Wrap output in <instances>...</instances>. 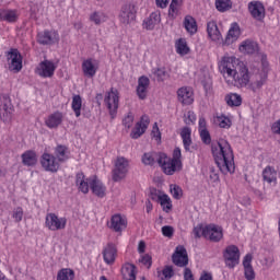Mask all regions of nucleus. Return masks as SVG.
I'll return each instance as SVG.
<instances>
[{"label":"nucleus","mask_w":280,"mask_h":280,"mask_svg":"<svg viewBox=\"0 0 280 280\" xmlns=\"http://www.w3.org/2000/svg\"><path fill=\"white\" fill-rule=\"evenodd\" d=\"M211 152L214 163L222 174H233L235 172V155L231 143L225 139H219V141L211 144Z\"/></svg>","instance_id":"nucleus-1"},{"label":"nucleus","mask_w":280,"mask_h":280,"mask_svg":"<svg viewBox=\"0 0 280 280\" xmlns=\"http://www.w3.org/2000/svg\"><path fill=\"white\" fill-rule=\"evenodd\" d=\"M232 78H234L235 86H237V89H246L250 82V71H248L246 65L238 63Z\"/></svg>","instance_id":"nucleus-2"},{"label":"nucleus","mask_w":280,"mask_h":280,"mask_svg":"<svg viewBox=\"0 0 280 280\" xmlns=\"http://www.w3.org/2000/svg\"><path fill=\"white\" fill-rule=\"evenodd\" d=\"M243 63L244 62L240 61V59L235 57H223L219 63V69L221 73H226L229 78H233V74L237 70V66Z\"/></svg>","instance_id":"nucleus-3"},{"label":"nucleus","mask_w":280,"mask_h":280,"mask_svg":"<svg viewBox=\"0 0 280 280\" xmlns=\"http://www.w3.org/2000/svg\"><path fill=\"white\" fill-rule=\"evenodd\" d=\"M14 110V106H12V101L10 96L7 94L0 95V119L4 124L12 119V113Z\"/></svg>","instance_id":"nucleus-4"},{"label":"nucleus","mask_w":280,"mask_h":280,"mask_svg":"<svg viewBox=\"0 0 280 280\" xmlns=\"http://www.w3.org/2000/svg\"><path fill=\"white\" fill-rule=\"evenodd\" d=\"M104 102L109 110L112 119H115L119 108V91L112 88L110 92L105 95Z\"/></svg>","instance_id":"nucleus-5"},{"label":"nucleus","mask_w":280,"mask_h":280,"mask_svg":"<svg viewBox=\"0 0 280 280\" xmlns=\"http://www.w3.org/2000/svg\"><path fill=\"white\" fill-rule=\"evenodd\" d=\"M137 19V8L133 3H125L119 13V21L122 25H130Z\"/></svg>","instance_id":"nucleus-6"},{"label":"nucleus","mask_w":280,"mask_h":280,"mask_svg":"<svg viewBox=\"0 0 280 280\" xmlns=\"http://www.w3.org/2000/svg\"><path fill=\"white\" fill-rule=\"evenodd\" d=\"M172 261L178 268H186L189 266V255L187 254V248L183 245H178L172 255Z\"/></svg>","instance_id":"nucleus-7"},{"label":"nucleus","mask_w":280,"mask_h":280,"mask_svg":"<svg viewBox=\"0 0 280 280\" xmlns=\"http://www.w3.org/2000/svg\"><path fill=\"white\" fill-rule=\"evenodd\" d=\"M223 258L228 268H235L240 264V248L235 245H229L223 253Z\"/></svg>","instance_id":"nucleus-8"},{"label":"nucleus","mask_w":280,"mask_h":280,"mask_svg":"<svg viewBox=\"0 0 280 280\" xmlns=\"http://www.w3.org/2000/svg\"><path fill=\"white\" fill-rule=\"evenodd\" d=\"M202 237L209 240L210 242L218 243L224 237L222 233V228L215 224L206 225L202 230Z\"/></svg>","instance_id":"nucleus-9"},{"label":"nucleus","mask_w":280,"mask_h":280,"mask_svg":"<svg viewBox=\"0 0 280 280\" xmlns=\"http://www.w3.org/2000/svg\"><path fill=\"white\" fill-rule=\"evenodd\" d=\"M128 174V160L125 158H118L115 163V168L113 171V182L119 183L122 178H126Z\"/></svg>","instance_id":"nucleus-10"},{"label":"nucleus","mask_w":280,"mask_h":280,"mask_svg":"<svg viewBox=\"0 0 280 280\" xmlns=\"http://www.w3.org/2000/svg\"><path fill=\"white\" fill-rule=\"evenodd\" d=\"M46 226L49 231H62L67 226V218H58L56 213L46 215Z\"/></svg>","instance_id":"nucleus-11"},{"label":"nucleus","mask_w":280,"mask_h":280,"mask_svg":"<svg viewBox=\"0 0 280 280\" xmlns=\"http://www.w3.org/2000/svg\"><path fill=\"white\" fill-rule=\"evenodd\" d=\"M55 72H56V63L47 59L39 62V65L36 68V73L37 75H40V78H54Z\"/></svg>","instance_id":"nucleus-12"},{"label":"nucleus","mask_w":280,"mask_h":280,"mask_svg":"<svg viewBox=\"0 0 280 280\" xmlns=\"http://www.w3.org/2000/svg\"><path fill=\"white\" fill-rule=\"evenodd\" d=\"M40 165L46 172L56 174L60 170V164L56 161V158L49 153H44L40 158Z\"/></svg>","instance_id":"nucleus-13"},{"label":"nucleus","mask_w":280,"mask_h":280,"mask_svg":"<svg viewBox=\"0 0 280 280\" xmlns=\"http://www.w3.org/2000/svg\"><path fill=\"white\" fill-rule=\"evenodd\" d=\"M58 40H60V36L56 31H44L37 34L39 45H56Z\"/></svg>","instance_id":"nucleus-14"},{"label":"nucleus","mask_w":280,"mask_h":280,"mask_svg":"<svg viewBox=\"0 0 280 280\" xmlns=\"http://www.w3.org/2000/svg\"><path fill=\"white\" fill-rule=\"evenodd\" d=\"M148 126H150V117L148 115H143L131 130L130 137L131 139H139L142 135H145V130H148Z\"/></svg>","instance_id":"nucleus-15"},{"label":"nucleus","mask_w":280,"mask_h":280,"mask_svg":"<svg viewBox=\"0 0 280 280\" xmlns=\"http://www.w3.org/2000/svg\"><path fill=\"white\" fill-rule=\"evenodd\" d=\"M248 10L256 21H264V19H266V8H264V3L252 1L248 3Z\"/></svg>","instance_id":"nucleus-16"},{"label":"nucleus","mask_w":280,"mask_h":280,"mask_svg":"<svg viewBox=\"0 0 280 280\" xmlns=\"http://www.w3.org/2000/svg\"><path fill=\"white\" fill-rule=\"evenodd\" d=\"M9 60H11V63H10L11 71H15L16 73H19V71L23 69V56L21 55L19 49L16 48L11 49V51L9 52Z\"/></svg>","instance_id":"nucleus-17"},{"label":"nucleus","mask_w":280,"mask_h":280,"mask_svg":"<svg viewBox=\"0 0 280 280\" xmlns=\"http://www.w3.org/2000/svg\"><path fill=\"white\" fill-rule=\"evenodd\" d=\"M89 183L90 189H92L94 196H97V198H104V196H106V186H104L96 175L90 177Z\"/></svg>","instance_id":"nucleus-18"},{"label":"nucleus","mask_w":280,"mask_h":280,"mask_svg":"<svg viewBox=\"0 0 280 280\" xmlns=\"http://www.w3.org/2000/svg\"><path fill=\"white\" fill-rule=\"evenodd\" d=\"M238 49L242 54L255 56V54H259V44L253 39H246L240 45Z\"/></svg>","instance_id":"nucleus-19"},{"label":"nucleus","mask_w":280,"mask_h":280,"mask_svg":"<svg viewBox=\"0 0 280 280\" xmlns=\"http://www.w3.org/2000/svg\"><path fill=\"white\" fill-rule=\"evenodd\" d=\"M103 259L105 264L112 266L115 264V259H117V247L113 243H108L103 249Z\"/></svg>","instance_id":"nucleus-20"},{"label":"nucleus","mask_w":280,"mask_h":280,"mask_svg":"<svg viewBox=\"0 0 280 280\" xmlns=\"http://www.w3.org/2000/svg\"><path fill=\"white\" fill-rule=\"evenodd\" d=\"M244 277L246 280H255V269L253 268V254H246L243 259Z\"/></svg>","instance_id":"nucleus-21"},{"label":"nucleus","mask_w":280,"mask_h":280,"mask_svg":"<svg viewBox=\"0 0 280 280\" xmlns=\"http://www.w3.org/2000/svg\"><path fill=\"white\" fill-rule=\"evenodd\" d=\"M164 174L167 176H173V174L178 170L177 162H174V160L170 159L167 154L164 153V159H162V163L159 164Z\"/></svg>","instance_id":"nucleus-22"},{"label":"nucleus","mask_w":280,"mask_h":280,"mask_svg":"<svg viewBox=\"0 0 280 280\" xmlns=\"http://www.w3.org/2000/svg\"><path fill=\"white\" fill-rule=\"evenodd\" d=\"M150 88V78L142 75L138 79L137 95L139 100L148 97V89Z\"/></svg>","instance_id":"nucleus-23"},{"label":"nucleus","mask_w":280,"mask_h":280,"mask_svg":"<svg viewBox=\"0 0 280 280\" xmlns=\"http://www.w3.org/2000/svg\"><path fill=\"white\" fill-rule=\"evenodd\" d=\"M163 159H165V153L161 152H150V153H144L142 155V163L144 165H154V163H162Z\"/></svg>","instance_id":"nucleus-24"},{"label":"nucleus","mask_w":280,"mask_h":280,"mask_svg":"<svg viewBox=\"0 0 280 280\" xmlns=\"http://www.w3.org/2000/svg\"><path fill=\"white\" fill-rule=\"evenodd\" d=\"M21 158L23 165L26 167H34L38 163V155L32 150L25 151Z\"/></svg>","instance_id":"nucleus-25"},{"label":"nucleus","mask_w":280,"mask_h":280,"mask_svg":"<svg viewBox=\"0 0 280 280\" xmlns=\"http://www.w3.org/2000/svg\"><path fill=\"white\" fill-rule=\"evenodd\" d=\"M177 97L180 104L185 106H189V104H194V98L191 97V92L187 90V88H180L177 90Z\"/></svg>","instance_id":"nucleus-26"},{"label":"nucleus","mask_w":280,"mask_h":280,"mask_svg":"<svg viewBox=\"0 0 280 280\" xmlns=\"http://www.w3.org/2000/svg\"><path fill=\"white\" fill-rule=\"evenodd\" d=\"M109 229L116 233H119L126 229V220L121 218V214H115L112 217Z\"/></svg>","instance_id":"nucleus-27"},{"label":"nucleus","mask_w":280,"mask_h":280,"mask_svg":"<svg viewBox=\"0 0 280 280\" xmlns=\"http://www.w3.org/2000/svg\"><path fill=\"white\" fill-rule=\"evenodd\" d=\"M122 279L125 280H137V266L135 264L127 262L122 267Z\"/></svg>","instance_id":"nucleus-28"},{"label":"nucleus","mask_w":280,"mask_h":280,"mask_svg":"<svg viewBox=\"0 0 280 280\" xmlns=\"http://www.w3.org/2000/svg\"><path fill=\"white\" fill-rule=\"evenodd\" d=\"M75 184L79 187V190L82 191V194H86L89 191V187H91V177L85 179L84 173H77L75 176Z\"/></svg>","instance_id":"nucleus-29"},{"label":"nucleus","mask_w":280,"mask_h":280,"mask_svg":"<svg viewBox=\"0 0 280 280\" xmlns=\"http://www.w3.org/2000/svg\"><path fill=\"white\" fill-rule=\"evenodd\" d=\"M240 25L234 24L228 32V35L225 37V45H233L237 38H240Z\"/></svg>","instance_id":"nucleus-30"},{"label":"nucleus","mask_w":280,"mask_h":280,"mask_svg":"<svg viewBox=\"0 0 280 280\" xmlns=\"http://www.w3.org/2000/svg\"><path fill=\"white\" fill-rule=\"evenodd\" d=\"M82 71L88 78H94L97 73V68L93 65V59H86L82 63Z\"/></svg>","instance_id":"nucleus-31"},{"label":"nucleus","mask_w":280,"mask_h":280,"mask_svg":"<svg viewBox=\"0 0 280 280\" xmlns=\"http://www.w3.org/2000/svg\"><path fill=\"white\" fill-rule=\"evenodd\" d=\"M19 15L14 10L0 9V21H7L8 23H16Z\"/></svg>","instance_id":"nucleus-32"},{"label":"nucleus","mask_w":280,"mask_h":280,"mask_svg":"<svg viewBox=\"0 0 280 280\" xmlns=\"http://www.w3.org/2000/svg\"><path fill=\"white\" fill-rule=\"evenodd\" d=\"M62 124V113L56 112L46 119V126L48 128H58Z\"/></svg>","instance_id":"nucleus-33"},{"label":"nucleus","mask_w":280,"mask_h":280,"mask_svg":"<svg viewBox=\"0 0 280 280\" xmlns=\"http://www.w3.org/2000/svg\"><path fill=\"white\" fill-rule=\"evenodd\" d=\"M180 137L183 139V144L186 150V152H189V148L192 143L191 141V128L189 127H184L180 131Z\"/></svg>","instance_id":"nucleus-34"},{"label":"nucleus","mask_w":280,"mask_h":280,"mask_svg":"<svg viewBox=\"0 0 280 280\" xmlns=\"http://www.w3.org/2000/svg\"><path fill=\"white\" fill-rule=\"evenodd\" d=\"M266 80H268V74H264L260 77V80H256L255 82H248V85L245 89H248L253 93H257L261 91V86L266 84Z\"/></svg>","instance_id":"nucleus-35"},{"label":"nucleus","mask_w":280,"mask_h":280,"mask_svg":"<svg viewBox=\"0 0 280 280\" xmlns=\"http://www.w3.org/2000/svg\"><path fill=\"white\" fill-rule=\"evenodd\" d=\"M262 179L265 183H277V171L272 166H267L262 171Z\"/></svg>","instance_id":"nucleus-36"},{"label":"nucleus","mask_w":280,"mask_h":280,"mask_svg":"<svg viewBox=\"0 0 280 280\" xmlns=\"http://www.w3.org/2000/svg\"><path fill=\"white\" fill-rule=\"evenodd\" d=\"M208 36L211 40H220V30L218 28V24L215 22H208L207 24Z\"/></svg>","instance_id":"nucleus-37"},{"label":"nucleus","mask_w":280,"mask_h":280,"mask_svg":"<svg viewBox=\"0 0 280 280\" xmlns=\"http://www.w3.org/2000/svg\"><path fill=\"white\" fill-rule=\"evenodd\" d=\"M184 27L189 34H196V32H198V24L196 23V19L190 15L185 16Z\"/></svg>","instance_id":"nucleus-38"},{"label":"nucleus","mask_w":280,"mask_h":280,"mask_svg":"<svg viewBox=\"0 0 280 280\" xmlns=\"http://www.w3.org/2000/svg\"><path fill=\"white\" fill-rule=\"evenodd\" d=\"M67 147L59 144L55 149V158L58 160L59 163H65L69 161V155L67 154Z\"/></svg>","instance_id":"nucleus-39"},{"label":"nucleus","mask_w":280,"mask_h":280,"mask_svg":"<svg viewBox=\"0 0 280 280\" xmlns=\"http://www.w3.org/2000/svg\"><path fill=\"white\" fill-rule=\"evenodd\" d=\"M225 102L228 106H242V95L237 93L228 94L225 96Z\"/></svg>","instance_id":"nucleus-40"},{"label":"nucleus","mask_w":280,"mask_h":280,"mask_svg":"<svg viewBox=\"0 0 280 280\" xmlns=\"http://www.w3.org/2000/svg\"><path fill=\"white\" fill-rule=\"evenodd\" d=\"M175 47L177 54H179L180 56H187V54H189L190 51L189 46H187V40L185 38H179L176 42Z\"/></svg>","instance_id":"nucleus-41"},{"label":"nucleus","mask_w":280,"mask_h":280,"mask_svg":"<svg viewBox=\"0 0 280 280\" xmlns=\"http://www.w3.org/2000/svg\"><path fill=\"white\" fill-rule=\"evenodd\" d=\"M174 275V267L166 265L162 271H158V279L170 280Z\"/></svg>","instance_id":"nucleus-42"},{"label":"nucleus","mask_w":280,"mask_h":280,"mask_svg":"<svg viewBox=\"0 0 280 280\" xmlns=\"http://www.w3.org/2000/svg\"><path fill=\"white\" fill-rule=\"evenodd\" d=\"M75 279V272L72 269L63 268L58 271L57 280H73Z\"/></svg>","instance_id":"nucleus-43"},{"label":"nucleus","mask_w":280,"mask_h":280,"mask_svg":"<svg viewBox=\"0 0 280 280\" xmlns=\"http://www.w3.org/2000/svg\"><path fill=\"white\" fill-rule=\"evenodd\" d=\"M72 110H74L75 117H80V115H82V96L74 95L72 97Z\"/></svg>","instance_id":"nucleus-44"},{"label":"nucleus","mask_w":280,"mask_h":280,"mask_svg":"<svg viewBox=\"0 0 280 280\" xmlns=\"http://www.w3.org/2000/svg\"><path fill=\"white\" fill-rule=\"evenodd\" d=\"M158 202H160L161 207H163V211H172V199H170V196L163 194L159 197Z\"/></svg>","instance_id":"nucleus-45"},{"label":"nucleus","mask_w":280,"mask_h":280,"mask_svg":"<svg viewBox=\"0 0 280 280\" xmlns=\"http://www.w3.org/2000/svg\"><path fill=\"white\" fill-rule=\"evenodd\" d=\"M183 5V0H172L168 8V16L171 19H175L176 14H178V8Z\"/></svg>","instance_id":"nucleus-46"},{"label":"nucleus","mask_w":280,"mask_h":280,"mask_svg":"<svg viewBox=\"0 0 280 280\" xmlns=\"http://www.w3.org/2000/svg\"><path fill=\"white\" fill-rule=\"evenodd\" d=\"M153 75H155L158 82H165V80L170 78V74L167 73V70H165V68L154 69Z\"/></svg>","instance_id":"nucleus-47"},{"label":"nucleus","mask_w":280,"mask_h":280,"mask_svg":"<svg viewBox=\"0 0 280 280\" xmlns=\"http://www.w3.org/2000/svg\"><path fill=\"white\" fill-rule=\"evenodd\" d=\"M215 8L219 12H226L231 8V0H215Z\"/></svg>","instance_id":"nucleus-48"},{"label":"nucleus","mask_w":280,"mask_h":280,"mask_svg":"<svg viewBox=\"0 0 280 280\" xmlns=\"http://www.w3.org/2000/svg\"><path fill=\"white\" fill-rule=\"evenodd\" d=\"M183 154L180 153V148H175L174 151H173V159L172 161L174 163H177L178 164V170H182L183 168V162L180 161Z\"/></svg>","instance_id":"nucleus-49"},{"label":"nucleus","mask_w":280,"mask_h":280,"mask_svg":"<svg viewBox=\"0 0 280 280\" xmlns=\"http://www.w3.org/2000/svg\"><path fill=\"white\" fill-rule=\"evenodd\" d=\"M215 121L220 128H231V119L224 115L218 116Z\"/></svg>","instance_id":"nucleus-50"},{"label":"nucleus","mask_w":280,"mask_h":280,"mask_svg":"<svg viewBox=\"0 0 280 280\" xmlns=\"http://www.w3.org/2000/svg\"><path fill=\"white\" fill-rule=\"evenodd\" d=\"M199 135L202 143H205L206 145L211 144V133H209L208 129H200Z\"/></svg>","instance_id":"nucleus-51"},{"label":"nucleus","mask_w":280,"mask_h":280,"mask_svg":"<svg viewBox=\"0 0 280 280\" xmlns=\"http://www.w3.org/2000/svg\"><path fill=\"white\" fill-rule=\"evenodd\" d=\"M171 194H173L175 200H180L183 198V188L178 185H171Z\"/></svg>","instance_id":"nucleus-52"},{"label":"nucleus","mask_w":280,"mask_h":280,"mask_svg":"<svg viewBox=\"0 0 280 280\" xmlns=\"http://www.w3.org/2000/svg\"><path fill=\"white\" fill-rule=\"evenodd\" d=\"M149 198L154 202H159V198H161V190L150 187L149 188Z\"/></svg>","instance_id":"nucleus-53"},{"label":"nucleus","mask_w":280,"mask_h":280,"mask_svg":"<svg viewBox=\"0 0 280 280\" xmlns=\"http://www.w3.org/2000/svg\"><path fill=\"white\" fill-rule=\"evenodd\" d=\"M162 235H164V237H168V238L174 237V228L172 225L162 226Z\"/></svg>","instance_id":"nucleus-54"},{"label":"nucleus","mask_w":280,"mask_h":280,"mask_svg":"<svg viewBox=\"0 0 280 280\" xmlns=\"http://www.w3.org/2000/svg\"><path fill=\"white\" fill-rule=\"evenodd\" d=\"M135 121V116L132 113H128V115L122 119V125L125 128H132V124Z\"/></svg>","instance_id":"nucleus-55"},{"label":"nucleus","mask_w":280,"mask_h":280,"mask_svg":"<svg viewBox=\"0 0 280 280\" xmlns=\"http://www.w3.org/2000/svg\"><path fill=\"white\" fill-rule=\"evenodd\" d=\"M104 16V13H100V12H94L91 16H90V21H92L93 23H95V25H101L102 24V18Z\"/></svg>","instance_id":"nucleus-56"},{"label":"nucleus","mask_w":280,"mask_h":280,"mask_svg":"<svg viewBox=\"0 0 280 280\" xmlns=\"http://www.w3.org/2000/svg\"><path fill=\"white\" fill-rule=\"evenodd\" d=\"M12 218H14L15 222H21L23 220V208L18 207L13 210Z\"/></svg>","instance_id":"nucleus-57"},{"label":"nucleus","mask_w":280,"mask_h":280,"mask_svg":"<svg viewBox=\"0 0 280 280\" xmlns=\"http://www.w3.org/2000/svg\"><path fill=\"white\" fill-rule=\"evenodd\" d=\"M139 261L140 264H143L144 266H148V268H150V266H152V256H150L149 254H145L141 256Z\"/></svg>","instance_id":"nucleus-58"},{"label":"nucleus","mask_w":280,"mask_h":280,"mask_svg":"<svg viewBox=\"0 0 280 280\" xmlns=\"http://www.w3.org/2000/svg\"><path fill=\"white\" fill-rule=\"evenodd\" d=\"M151 136L156 140L161 141V131L159 130V125L155 122L151 131Z\"/></svg>","instance_id":"nucleus-59"},{"label":"nucleus","mask_w":280,"mask_h":280,"mask_svg":"<svg viewBox=\"0 0 280 280\" xmlns=\"http://www.w3.org/2000/svg\"><path fill=\"white\" fill-rule=\"evenodd\" d=\"M202 231H205V228L200 224L194 228L192 233L196 238L202 237Z\"/></svg>","instance_id":"nucleus-60"},{"label":"nucleus","mask_w":280,"mask_h":280,"mask_svg":"<svg viewBox=\"0 0 280 280\" xmlns=\"http://www.w3.org/2000/svg\"><path fill=\"white\" fill-rule=\"evenodd\" d=\"M210 180H212L213 183H218V180H220V175L218 174V172H215V168L213 167L210 168Z\"/></svg>","instance_id":"nucleus-61"},{"label":"nucleus","mask_w":280,"mask_h":280,"mask_svg":"<svg viewBox=\"0 0 280 280\" xmlns=\"http://www.w3.org/2000/svg\"><path fill=\"white\" fill-rule=\"evenodd\" d=\"M144 25L145 30H152L154 25H156V22H154V20H152L151 18H148L147 20H144Z\"/></svg>","instance_id":"nucleus-62"},{"label":"nucleus","mask_w":280,"mask_h":280,"mask_svg":"<svg viewBox=\"0 0 280 280\" xmlns=\"http://www.w3.org/2000/svg\"><path fill=\"white\" fill-rule=\"evenodd\" d=\"M156 7L161 8L162 10L167 8L170 0H155Z\"/></svg>","instance_id":"nucleus-63"},{"label":"nucleus","mask_w":280,"mask_h":280,"mask_svg":"<svg viewBox=\"0 0 280 280\" xmlns=\"http://www.w3.org/2000/svg\"><path fill=\"white\" fill-rule=\"evenodd\" d=\"M199 280H213V276L210 272L202 271Z\"/></svg>","instance_id":"nucleus-64"}]
</instances>
